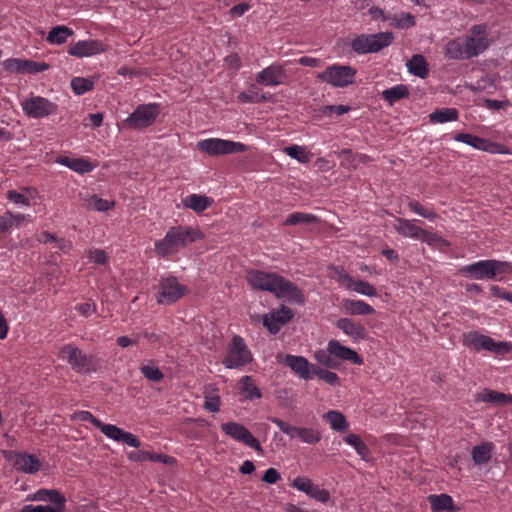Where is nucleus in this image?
Here are the masks:
<instances>
[{
    "label": "nucleus",
    "instance_id": "obj_1",
    "mask_svg": "<svg viewBox=\"0 0 512 512\" xmlns=\"http://www.w3.org/2000/svg\"><path fill=\"white\" fill-rule=\"evenodd\" d=\"M245 279L253 289L269 291L277 298H288L295 303H303L304 301L301 289L290 280L276 273L250 270L246 273Z\"/></svg>",
    "mask_w": 512,
    "mask_h": 512
},
{
    "label": "nucleus",
    "instance_id": "obj_2",
    "mask_svg": "<svg viewBox=\"0 0 512 512\" xmlns=\"http://www.w3.org/2000/svg\"><path fill=\"white\" fill-rule=\"evenodd\" d=\"M205 235L194 227H171L163 239L154 244V251L158 257H169L177 254L181 248L196 240L204 239Z\"/></svg>",
    "mask_w": 512,
    "mask_h": 512
},
{
    "label": "nucleus",
    "instance_id": "obj_3",
    "mask_svg": "<svg viewBox=\"0 0 512 512\" xmlns=\"http://www.w3.org/2000/svg\"><path fill=\"white\" fill-rule=\"evenodd\" d=\"M73 419L81 421H89L107 437L127 444L128 446L139 448L141 446L140 440L132 433L126 432L116 425L104 424L99 419L94 417L89 411H80L73 415Z\"/></svg>",
    "mask_w": 512,
    "mask_h": 512
},
{
    "label": "nucleus",
    "instance_id": "obj_4",
    "mask_svg": "<svg viewBox=\"0 0 512 512\" xmlns=\"http://www.w3.org/2000/svg\"><path fill=\"white\" fill-rule=\"evenodd\" d=\"M511 270V266L507 262L498 260H481L460 268L459 273L466 277L481 280L484 278L496 279L498 274H506Z\"/></svg>",
    "mask_w": 512,
    "mask_h": 512
},
{
    "label": "nucleus",
    "instance_id": "obj_5",
    "mask_svg": "<svg viewBox=\"0 0 512 512\" xmlns=\"http://www.w3.org/2000/svg\"><path fill=\"white\" fill-rule=\"evenodd\" d=\"M392 32H379L376 34H361L355 37L351 43V49L357 54L377 53L393 43Z\"/></svg>",
    "mask_w": 512,
    "mask_h": 512
},
{
    "label": "nucleus",
    "instance_id": "obj_6",
    "mask_svg": "<svg viewBox=\"0 0 512 512\" xmlns=\"http://www.w3.org/2000/svg\"><path fill=\"white\" fill-rule=\"evenodd\" d=\"M253 361V355L246 345L244 339L239 335H234L227 347L226 356L223 364L228 369L241 368Z\"/></svg>",
    "mask_w": 512,
    "mask_h": 512
},
{
    "label": "nucleus",
    "instance_id": "obj_7",
    "mask_svg": "<svg viewBox=\"0 0 512 512\" xmlns=\"http://www.w3.org/2000/svg\"><path fill=\"white\" fill-rule=\"evenodd\" d=\"M356 69L349 65L334 64L317 75V79L333 87H347L354 83Z\"/></svg>",
    "mask_w": 512,
    "mask_h": 512
},
{
    "label": "nucleus",
    "instance_id": "obj_8",
    "mask_svg": "<svg viewBox=\"0 0 512 512\" xmlns=\"http://www.w3.org/2000/svg\"><path fill=\"white\" fill-rule=\"evenodd\" d=\"M463 344L474 348L476 351H490L497 355H504L511 349V345L507 342H495L490 336L480 334L478 332H469L463 335Z\"/></svg>",
    "mask_w": 512,
    "mask_h": 512
},
{
    "label": "nucleus",
    "instance_id": "obj_9",
    "mask_svg": "<svg viewBox=\"0 0 512 512\" xmlns=\"http://www.w3.org/2000/svg\"><path fill=\"white\" fill-rule=\"evenodd\" d=\"M24 114L33 119H41L55 115L58 111V105L49 99L31 94L21 102Z\"/></svg>",
    "mask_w": 512,
    "mask_h": 512
},
{
    "label": "nucleus",
    "instance_id": "obj_10",
    "mask_svg": "<svg viewBox=\"0 0 512 512\" xmlns=\"http://www.w3.org/2000/svg\"><path fill=\"white\" fill-rule=\"evenodd\" d=\"M197 148L211 156L243 153L248 150V146L241 142H234L219 138H210L198 142Z\"/></svg>",
    "mask_w": 512,
    "mask_h": 512
},
{
    "label": "nucleus",
    "instance_id": "obj_11",
    "mask_svg": "<svg viewBox=\"0 0 512 512\" xmlns=\"http://www.w3.org/2000/svg\"><path fill=\"white\" fill-rule=\"evenodd\" d=\"M464 42L469 59L481 54L489 46L487 26L485 24L472 26L469 30V35L465 37Z\"/></svg>",
    "mask_w": 512,
    "mask_h": 512
},
{
    "label": "nucleus",
    "instance_id": "obj_12",
    "mask_svg": "<svg viewBox=\"0 0 512 512\" xmlns=\"http://www.w3.org/2000/svg\"><path fill=\"white\" fill-rule=\"evenodd\" d=\"M221 430L232 439L244 443L259 453H263L259 440L244 425L231 421L221 424Z\"/></svg>",
    "mask_w": 512,
    "mask_h": 512
},
{
    "label": "nucleus",
    "instance_id": "obj_13",
    "mask_svg": "<svg viewBox=\"0 0 512 512\" xmlns=\"http://www.w3.org/2000/svg\"><path fill=\"white\" fill-rule=\"evenodd\" d=\"M187 291V287L181 285L175 277H167L159 285L157 303L172 304L182 298Z\"/></svg>",
    "mask_w": 512,
    "mask_h": 512
},
{
    "label": "nucleus",
    "instance_id": "obj_14",
    "mask_svg": "<svg viewBox=\"0 0 512 512\" xmlns=\"http://www.w3.org/2000/svg\"><path fill=\"white\" fill-rule=\"evenodd\" d=\"M108 49L109 45L101 40H80L69 45L68 54L77 58H84L105 53Z\"/></svg>",
    "mask_w": 512,
    "mask_h": 512
},
{
    "label": "nucleus",
    "instance_id": "obj_15",
    "mask_svg": "<svg viewBox=\"0 0 512 512\" xmlns=\"http://www.w3.org/2000/svg\"><path fill=\"white\" fill-rule=\"evenodd\" d=\"M60 353L63 357H67L68 363L76 372L89 373L95 371L93 357L83 354L77 347L66 345L61 349Z\"/></svg>",
    "mask_w": 512,
    "mask_h": 512
},
{
    "label": "nucleus",
    "instance_id": "obj_16",
    "mask_svg": "<svg viewBox=\"0 0 512 512\" xmlns=\"http://www.w3.org/2000/svg\"><path fill=\"white\" fill-rule=\"evenodd\" d=\"M159 114L156 104L140 105L127 119L126 123L131 128L141 129L150 126Z\"/></svg>",
    "mask_w": 512,
    "mask_h": 512
},
{
    "label": "nucleus",
    "instance_id": "obj_17",
    "mask_svg": "<svg viewBox=\"0 0 512 512\" xmlns=\"http://www.w3.org/2000/svg\"><path fill=\"white\" fill-rule=\"evenodd\" d=\"M293 316V311L289 307L282 305L280 309L273 310L263 316V325L271 334H276Z\"/></svg>",
    "mask_w": 512,
    "mask_h": 512
},
{
    "label": "nucleus",
    "instance_id": "obj_18",
    "mask_svg": "<svg viewBox=\"0 0 512 512\" xmlns=\"http://www.w3.org/2000/svg\"><path fill=\"white\" fill-rule=\"evenodd\" d=\"M285 79V69L279 64L268 66L256 75V82L265 86L281 85Z\"/></svg>",
    "mask_w": 512,
    "mask_h": 512
},
{
    "label": "nucleus",
    "instance_id": "obj_19",
    "mask_svg": "<svg viewBox=\"0 0 512 512\" xmlns=\"http://www.w3.org/2000/svg\"><path fill=\"white\" fill-rule=\"evenodd\" d=\"M283 364L288 366L296 375L304 380L312 378V369L315 366L310 364L303 356L287 354L284 357Z\"/></svg>",
    "mask_w": 512,
    "mask_h": 512
},
{
    "label": "nucleus",
    "instance_id": "obj_20",
    "mask_svg": "<svg viewBox=\"0 0 512 512\" xmlns=\"http://www.w3.org/2000/svg\"><path fill=\"white\" fill-rule=\"evenodd\" d=\"M336 327L355 341L366 338V329L361 324L350 318H340L336 322Z\"/></svg>",
    "mask_w": 512,
    "mask_h": 512
},
{
    "label": "nucleus",
    "instance_id": "obj_21",
    "mask_svg": "<svg viewBox=\"0 0 512 512\" xmlns=\"http://www.w3.org/2000/svg\"><path fill=\"white\" fill-rule=\"evenodd\" d=\"M328 350L330 353H333L334 357H337L341 360H347L357 365H361L363 363V359L358 355L356 351L342 345L337 340L333 339L329 341Z\"/></svg>",
    "mask_w": 512,
    "mask_h": 512
},
{
    "label": "nucleus",
    "instance_id": "obj_22",
    "mask_svg": "<svg viewBox=\"0 0 512 512\" xmlns=\"http://www.w3.org/2000/svg\"><path fill=\"white\" fill-rule=\"evenodd\" d=\"M34 501L50 502L53 508L65 510L66 498L56 489H39L31 498Z\"/></svg>",
    "mask_w": 512,
    "mask_h": 512
},
{
    "label": "nucleus",
    "instance_id": "obj_23",
    "mask_svg": "<svg viewBox=\"0 0 512 512\" xmlns=\"http://www.w3.org/2000/svg\"><path fill=\"white\" fill-rule=\"evenodd\" d=\"M15 467L27 474H35L41 469V462L34 454L19 453L16 456Z\"/></svg>",
    "mask_w": 512,
    "mask_h": 512
},
{
    "label": "nucleus",
    "instance_id": "obj_24",
    "mask_svg": "<svg viewBox=\"0 0 512 512\" xmlns=\"http://www.w3.org/2000/svg\"><path fill=\"white\" fill-rule=\"evenodd\" d=\"M476 402L493 403L496 405H506L512 403V395L498 392L495 390L484 389L475 396Z\"/></svg>",
    "mask_w": 512,
    "mask_h": 512
},
{
    "label": "nucleus",
    "instance_id": "obj_25",
    "mask_svg": "<svg viewBox=\"0 0 512 512\" xmlns=\"http://www.w3.org/2000/svg\"><path fill=\"white\" fill-rule=\"evenodd\" d=\"M342 279L347 283L346 287L356 293L369 297H374L377 295L376 288L367 281L355 280L348 274H344Z\"/></svg>",
    "mask_w": 512,
    "mask_h": 512
},
{
    "label": "nucleus",
    "instance_id": "obj_26",
    "mask_svg": "<svg viewBox=\"0 0 512 512\" xmlns=\"http://www.w3.org/2000/svg\"><path fill=\"white\" fill-rule=\"evenodd\" d=\"M445 56L453 60L469 59L464 39L456 38L450 40L444 47Z\"/></svg>",
    "mask_w": 512,
    "mask_h": 512
},
{
    "label": "nucleus",
    "instance_id": "obj_27",
    "mask_svg": "<svg viewBox=\"0 0 512 512\" xmlns=\"http://www.w3.org/2000/svg\"><path fill=\"white\" fill-rule=\"evenodd\" d=\"M213 199L199 194H191L183 200V206L193 210L196 213H201L213 204Z\"/></svg>",
    "mask_w": 512,
    "mask_h": 512
},
{
    "label": "nucleus",
    "instance_id": "obj_28",
    "mask_svg": "<svg viewBox=\"0 0 512 512\" xmlns=\"http://www.w3.org/2000/svg\"><path fill=\"white\" fill-rule=\"evenodd\" d=\"M470 146H472L476 149H479V150H483V151H487V152L495 153V154H509L510 153V150L505 145L495 143V142H490L486 139H483V138H480V137H477L474 135H473V139L471 140Z\"/></svg>",
    "mask_w": 512,
    "mask_h": 512
},
{
    "label": "nucleus",
    "instance_id": "obj_29",
    "mask_svg": "<svg viewBox=\"0 0 512 512\" xmlns=\"http://www.w3.org/2000/svg\"><path fill=\"white\" fill-rule=\"evenodd\" d=\"M343 308L349 315H370L375 312L374 308L362 300H343Z\"/></svg>",
    "mask_w": 512,
    "mask_h": 512
},
{
    "label": "nucleus",
    "instance_id": "obj_30",
    "mask_svg": "<svg viewBox=\"0 0 512 512\" xmlns=\"http://www.w3.org/2000/svg\"><path fill=\"white\" fill-rule=\"evenodd\" d=\"M57 163L65 165L78 173H87L93 170V165L88 160L83 158H70V157H58L56 160Z\"/></svg>",
    "mask_w": 512,
    "mask_h": 512
},
{
    "label": "nucleus",
    "instance_id": "obj_31",
    "mask_svg": "<svg viewBox=\"0 0 512 512\" xmlns=\"http://www.w3.org/2000/svg\"><path fill=\"white\" fill-rule=\"evenodd\" d=\"M427 500L433 512H448L455 508L452 497L447 494L429 495Z\"/></svg>",
    "mask_w": 512,
    "mask_h": 512
},
{
    "label": "nucleus",
    "instance_id": "obj_32",
    "mask_svg": "<svg viewBox=\"0 0 512 512\" xmlns=\"http://www.w3.org/2000/svg\"><path fill=\"white\" fill-rule=\"evenodd\" d=\"M408 71L422 79L426 78L429 73L428 63L423 55L415 54L406 64Z\"/></svg>",
    "mask_w": 512,
    "mask_h": 512
},
{
    "label": "nucleus",
    "instance_id": "obj_33",
    "mask_svg": "<svg viewBox=\"0 0 512 512\" xmlns=\"http://www.w3.org/2000/svg\"><path fill=\"white\" fill-rule=\"evenodd\" d=\"M395 226L396 231L404 237H410L420 240L424 229L416 226L410 220L397 218Z\"/></svg>",
    "mask_w": 512,
    "mask_h": 512
},
{
    "label": "nucleus",
    "instance_id": "obj_34",
    "mask_svg": "<svg viewBox=\"0 0 512 512\" xmlns=\"http://www.w3.org/2000/svg\"><path fill=\"white\" fill-rule=\"evenodd\" d=\"M493 444L489 442L474 446L471 451L472 460L475 464L487 463L492 457Z\"/></svg>",
    "mask_w": 512,
    "mask_h": 512
},
{
    "label": "nucleus",
    "instance_id": "obj_35",
    "mask_svg": "<svg viewBox=\"0 0 512 512\" xmlns=\"http://www.w3.org/2000/svg\"><path fill=\"white\" fill-rule=\"evenodd\" d=\"M217 392L218 389L213 385L207 386L204 390V408L213 413L218 412L221 405V399Z\"/></svg>",
    "mask_w": 512,
    "mask_h": 512
},
{
    "label": "nucleus",
    "instance_id": "obj_36",
    "mask_svg": "<svg viewBox=\"0 0 512 512\" xmlns=\"http://www.w3.org/2000/svg\"><path fill=\"white\" fill-rule=\"evenodd\" d=\"M383 99L389 102L390 105H393L396 101L408 98L409 90L406 85L399 84L392 88L383 90L381 93Z\"/></svg>",
    "mask_w": 512,
    "mask_h": 512
},
{
    "label": "nucleus",
    "instance_id": "obj_37",
    "mask_svg": "<svg viewBox=\"0 0 512 512\" xmlns=\"http://www.w3.org/2000/svg\"><path fill=\"white\" fill-rule=\"evenodd\" d=\"M73 35V31L67 26L53 27L48 35L47 41L51 44H63L67 41L68 37Z\"/></svg>",
    "mask_w": 512,
    "mask_h": 512
},
{
    "label": "nucleus",
    "instance_id": "obj_38",
    "mask_svg": "<svg viewBox=\"0 0 512 512\" xmlns=\"http://www.w3.org/2000/svg\"><path fill=\"white\" fill-rule=\"evenodd\" d=\"M344 441L348 444L354 447L357 454L361 457L363 460H368L370 455V450L368 446L364 443V441L357 435L350 433L344 437Z\"/></svg>",
    "mask_w": 512,
    "mask_h": 512
},
{
    "label": "nucleus",
    "instance_id": "obj_39",
    "mask_svg": "<svg viewBox=\"0 0 512 512\" xmlns=\"http://www.w3.org/2000/svg\"><path fill=\"white\" fill-rule=\"evenodd\" d=\"M320 219L310 213L295 212L290 214L284 222V225L293 226L296 224H317Z\"/></svg>",
    "mask_w": 512,
    "mask_h": 512
},
{
    "label": "nucleus",
    "instance_id": "obj_40",
    "mask_svg": "<svg viewBox=\"0 0 512 512\" xmlns=\"http://www.w3.org/2000/svg\"><path fill=\"white\" fill-rule=\"evenodd\" d=\"M240 392L247 399H259L261 398V392L259 388L253 383V380L250 376H243L240 381Z\"/></svg>",
    "mask_w": 512,
    "mask_h": 512
},
{
    "label": "nucleus",
    "instance_id": "obj_41",
    "mask_svg": "<svg viewBox=\"0 0 512 512\" xmlns=\"http://www.w3.org/2000/svg\"><path fill=\"white\" fill-rule=\"evenodd\" d=\"M429 119L432 123L456 121L458 119V111L455 108L438 109L429 115Z\"/></svg>",
    "mask_w": 512,
    "mask_h": 512
},
{
    "label": "nucleus",
    "instance_id": "obj_42",
    "mask_svg": "<svg viewBox=\"0 0 512 512\" xmlns=\"http://www.w3.org/2000/svg\"><path fill=\"white\" fill-rule=\"evenodd\" d=\"M325 417L329 421L331 428L335 431L344 432L349 427L345 416L338 411H329Z\"/></svg>",
    "mask_w": 512,
    "mask_h": 512
},
{
    "label": "nucleus",
    "instance_id": "obj_43",
    "mask_svg": "<svg viewBox=\"0 0 512 512\" xmlns=\"http://www.w3.org/2000/svg\"><path fill=\"white\" fill-rule=\"evenodd\" d=\"M390 25L398 29H407L415 25V18L411 13L393 14L389 18Z\"/></svg>",
    "mask_w": 512,
    "mask_h": 512
},
{
    "label": "nucleus",
    "instance_id": "obj_44",
    "mask_svg": "<svg viewBox=\"0 0 512 512\" xmlns=\"http://www.w3.org/2000/svg\"><path fill=\"white\" fill-rule=\"evenodd\" d=\"M93 87V81L89 78L75 77L71 80V88L76 95L91 91Z\"/></svg>",
    "mask_w": 512,
    "mask_h": 512
},
{
    "label": "nucleus",
    "instance_id": "obj_45",
    "mask_svg": "<svg viewBox=\"0 0 512 512\" xmlns=\"http://www.w3.org/2000/svg\"><path fill=\"white\" fill-rule=\"evenodd\" d=\"M284 151L287 155L298 160L301 163H308L311 158V153L306 151V148L302 146H289L286 147Z\"/></svg>",
    "mask_w": 512,
    "mask_h": 512
},
{
    "label": "nucleus",
    "instance_id": "obj_46",
    "mask_svg": "<svg viewBox=\"0 0 512 512\" xmlns=\"http://www.w3.org/2000/svg\"><path fill=\"white\" fill-rule=\"evenodd\" d=\"M87 206L89 208H93L100 212L108 211L115 206L114 201H108L102 198H99L97 195L90 196L87 200Z\"/></svg>",
    "mask_w": 512,
    "mask_h": 512
},
{
    "label": "nucleus",
    "instance_id": "obj_47",
    "mask_svg": "<svg viewBox=\"0 0 512 512\" xmlns=\"http://www.w3.org/2000/svg\"><path fill=\"white\" fill-rule=\"evenodd\" d=\"M312 374L316 375L321 380L325 381L326 383L330 384L331 386H339L340 385V379L338 375L334 372L322 369L320 367H313Z\"/></svg>",
    "mask_w": 512,
    "mask_h": 512
},
{
    "label": "nucleus",
    "instance_id": "obj_48",
    "mask_svg": "<svg viewBox=\"0 0 512 512\" xmlns=\"http://www.w3.org/2000/svg\"><path fill=\"white\" fill-rule=\"evenodd\" d=\"M275 397L279 406L283 408H291L293 406L294 397L290 388H281L276 390Z\"/></svg>",
    "mask_w": 512,
    "mask_h": 512
},
{
    "label": "nucleus",
    "instance_id": "obj_49",
    "mask_svg": "<svg viewBox=\"0 0 512 512\" xmlns=\"http://www.w3.org/2000/svg\"><path fill=\"white\" fill-rule=\"evenodd\" d=\"M270 421L290 438L299 437L301 427L292 426L277 417L270 418Z\"/></svg>",
    "mask_w": 512,
    "mask_h": 512
},
{
    "label": "nucleus",
    "instance_id": "obj_50",
    "mask_svg": "<svg viewBox=\"0 0 512 512\" xmlns=\"http://www.w3.org/2000/svg\"><path fill=\"white\" fill-rule=\"evenodd\" d=\"M298 438H300L304 443L316 444L321 440L322 435L317 429L301 427Z\"/></svg>",
    "mask_w": 512,
    "mask_h": 512
},
{
    "label": "nucleus",
    "instance_id": "obj_51",
    "mask_svg": "<svg viewBox=\"0 0 512 512\" xmlns=\"http://www.w3.org/2000/svg\"><path fill=\"white\" fill-rule=\"evenodd\" d=\"M316 360L326 366L327 368L336 369L338 367V361L335 360L333 353L327 350H319L315 352Z\"/></svg>",
    "mask_w": 512,
    "mask_h": 512
},
{
    "label": "nucleus",
    "instance_id": "obj_52",
    "mask_svg": "<svg viewBox=\"0 0 512 512\" xmlns=\"http://www.w3.org/2000/svg\"><path fill=\"white\" fill-rule=\"evenodd\" d=\"M420 240L423 242H426L430 246H449V242L442 237H440L438 234L430 232L428 230H423Z\"/></svg>",
    "mask_w": 512,
    "mask_h": 512
},
{
    "label": "nucleus",
    "instance_id": "obj_53",
    "mask_svg": "<svg viewBox=\"0 0 512 512\" xmlns=\"http://www.w3.org/2000/svg\"><path fill=\"white\" fill-rule=\"evenodd\" d=\"M409 208L420 216L433 220L437 218V214L433 210H429L423 205H421L418 201L411 200L408 202Z\"/></svg>",
    "mask_w": 512,
    "mask_h": 512
},
{
    "label": "nucleus",
    "instance_id": "obj_54",
    "mask_svg": "<svg viewBox=\"0 0 512 512\" xmlns=\"http://www.w3.org/2000/svg\"><path fill=\"white\" fill-rule=\"evenodd\" d=\"M140 370L145 378L154 382H159L164 377L162 371L156 366L144 365Z\"/></svg>",
    "mask_w": 512,
    "mask_h": 512
},
{
    "label": "nucleus",
    "instance_id": "obj_55",
    "mask_svg": "<svg viewBox=\"0 0 512 512\" xmlns=\"http://www.w3.org/2000/svg\"><path fill=\"white\" fill-rule=\"evenodd\" d=\"M238 100L242 103L246 102H252V103H261L268 100V97L264 94H259L258 92L251 91L249 93L247 92H241L238 95Z\"/></svg>",
    "mask_w": 512,
    "mask_h": 512
},
{
    "label": "nucleus",
    "instance_id": "obj_56",
    "mask_svg": "<svg viewBox=\"0 0 512 512\" xmlns=\"http://www.w3.org/2000/svg\"><path fill=\"white\" fill-rule=\"evenodd\" d=\"M309 496L321 503H326L330 499L329 491L324 488H321L319 485L312 486Z\"/></svg>",
    "mask_w": 512,
    "mask_h": 512
},
{
    "label": "nucleus",
    "instance_id": "obj_57",
    "mask_svg": "<svg viewBox=\"0 0 512 512\" xmlns=\"http://www.w3.org/2000/svg\"><path fill=\"white\" fill-rule=\"evenodd\" d=\"M313 485H314L313 482L309 478H306V477H296L292 482L293 487L306 493L308 496L311 492Z\"/></svg>",
    "mask_w": 512,
    "mask_h": 512
},
{
    "label": "nucleus",
    "instance_id": "obj_58",
    "mask_svg": "<svg viewBox=\"0 0 512 512\" xmlns=\"http://www.w3.org/2000/svg\"><path fill=\"white\" fill-rule=\"evenodd\" d=\"M49 68V65L45 62H35L31 60H25L24 73L34 74L45 71Z\"/></svg>",
    "mask_w": 512,
    "mask_h": 512
},
{
    "label": "nucleus",
    "instance_id": "obj_59",
    "mask_svg": "<svg viewBox=\"0 0 512 512\" xmlns=\"http://www.w3.org/2000/svg\"><path fill=\"white\" fill-rule=\"evenodd\" d=\"M341 155L343 156L342 164L351 166L353 168L357 166V161L361 162L366 159L365 155L354 156L350 150H343Z\"/></svg>",
    "mask_w": 512,
    "mask_h": 512
},
{
    "label": "nucleus",
    "instance_id": "obj_60",
    "mask_svg": "<svg viewBox=\"0 0 512 512\" xmlns=\"http://www.w3.org/2000/svg\"><path fill=\"white\" fill-rule=\"evenodd\" d=\"M5 69L10 72L24 73L25 60L11 59L5 62Z\"/></svg>",
    "mask_w": 512,
    "mask_h": 512
},
{
    "label": "nucleus",
    "instance_id": "obj_61",
    "mask_svg": "<svg viewBox=\"0 0 512 512\" xmlns=\"http://www.w3.org/2000/svg\"><path fill=\"white\" fill-rule=\"evenodd\" d=\"M350 109L351 107L347 105H328L322 108V113L324 115H331L332 113H335L336 115H342L349 112Z\"/></svg>",
    "mask_w": 512,
    "mask_h": 512
},
{
    "label": "nucleus",
    "instance_id": "obj_62",
    "mask_svg": "<svg viewBox=\"0 0 512 512\" xmlns=\"http://www.w3.org/2000/svg\"><path fill=\"white\" fill-rule=\"evenodd\" d=\"M14 226V214L7 211L0 216V232H6Z\"/></svg>",
    "mask_w": 512,
    "mask_h": 512
},
{
    "label": "nucleus",
    "instance_id": "obj_63",
    "mask_svg": "<svg viewBox=\"0 0 512 512\" xmlns=\"http://www.w3.org/2000/svg\"><path fill=\"white\" fill-rule=\"evenodd\" d=\"M89 258L96 264L104 265L108 261V256L104 250L95 249L89 252Z\"/></svg>",
    "mask_w": 512,
    "mask_h": 512
},
{
    "label": "nucleus",
    "instance_id": "obj_64",
    "mask_svg": "<svg viewBox=\"0 0 512 512\" xmlns=\"http://www.w3.org/2000/svg\"><path fill=\"white\" fill-rule=\"evenodd\" d=\"M20 512H63L60 509H55L50 505H39V506H33V505H25L21 509Z\"/></svg>",
    "mask_w": 512,
    "mask_h": 512
}]
</instances>
